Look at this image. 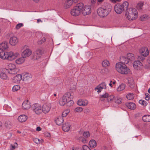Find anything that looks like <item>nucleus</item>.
<instances>
[{"instance_id": "obj_61", "label": "nucleus", "mask_w": 150, "mask_h": 150, "mask_svg": "<svg viewBox=\"0 0 150 150\" xmlns=\"http://www.w3.org/2000/svg\"><path fill=\"white\" fill-rule=\"evenodd\" d=\"M80 138L82 142H83L84 143H85L86 142V140L85 138H84L83 137H81Z\"/></svg>"}, {"instance_id": "obj_18", "label": "nucleus", "mask_w": 150, "mask_h": 150, "mask_svg": "<svg viewBox=\"0 0 150 150\" xmlns=\"http://www.w3.org/2000/svg\"><path fill=\"white\" fill-rule=\"evenodd\" d=\"M129 60L127 57L124 56H122L120 58V62L122 64H127L129 62Z\"/></svg>"}, {"instance_id": "obj_48", "label": "nucleus", "mask_w": 150, "mask_h": 150, "mask_svg": "<svg viewBox=\"0 0 150 150\" xmlns=\"http://www.w3.org/2000/svg\"><path fill=\"white\" fill-rule=\"evenodd\" d=\"M74 102L73 100L71 99L69 100L67 102V105L68 107L71 106L74 104Z\"/></svg>"}, {"instance_id": "obj_3", "label": "nucleus", "mask_w": 150, "mask_h": 150, "mask_svg": "<svg viewBox=\"0 0 150 150\" xmlns=\"http://www.w3.org/2000/svg\"><path fill=\"white\" fill-rule=\"evenodd\" d=\"M116 71L122 74H127L130 72L129 68L125 65L122 64L120 63L116 64L115 66Z\"/></svg>"}, {"instance_id": "obj_4", "label": "nucleus", "mask_w": 150, "mask_h": 150, "mask_svg": "<svg viewBox=\"0 0 150 150\" xmlns=\"http://www.w3.org/2000/svg\"><path fill=\"white\" fill-rule=\"evenodd\" d=\"M129 5L128 2L125 1L122 4H117L114 6L115 11L117 14H121L125 10H127Z\"/></svg>"}, {"instance_id": "obj_28", "label": "nucleus", "mask_w": 150, "mask_h": 150, "mask_svg": "<svg viewBox=\"0 0 150 150\" xmlns=\"http://www.w3.org/2000/svg\"><path fill=\"white\" fill-rule=\"evenodd\" d=\"M142 66V63L139 61H136L134 62L133 64V67L134 69H138V68Z\"/></svg>"}, {"instance_id": "obj_21", "label": "nucleus", "mask_w": 150, "mask_h": 150, "mask_svg": "<svg viewBox=\"0 0 150 150\" xmlns=\"http://www.w3.org/2000/svg\"><path fill=\"white\" fill-rule=\"evenodd\" d=\"M32 78V75L28 73H26L23 76V80L24 81H28L30 80Z\"/></svg>"}, {"instance_id": "obj_6", "label": "nucleus", "mask_w": 150, "mask_h": 150, "mask_svg": "<svg viewBox=\"0 0 150 150\" xmlns=\"http://www.w3.org/2000/svg\"><path fill=\"white\" fill-rule=\"evenodd\" d=\"M18 54H19L18 53H14L12 51L6 52V59L9 61H12L15 59L18 56Z\"/></svg>"}, {"instance_id": "obj_33", "label": "nucleus", "mask_w": 150, "mask_h": 150, "mask_svg": "<svg viewBox=\"0 0 150 150\" xmlns=\"http://www.w3.org/2000/svg\"><path fill=\"white\" fill-rule=\"evenodd\" d=\"M18 69L16 68V69H11V70H7V71L9 74H16L18 71Z\"/></svg>"}, {"instance_id": "obj_12", "label": "nucleus", "mask_w": 150, "mask_h": 150, "mask_svg": "<svg viewBox=\"0 0 150 150\" xmlns=\"http://www.w3.org/2000/svg\"><path fill=\"white\" fill-rule=\"evenodd\" d=\"M32 53V51L29 49H26L23 51L22 53V56L24 58L29 56Z\"/></svg>"}, {"instance_id": "obj_16", "label": "nucleus", "mask_w": 150, "mask_h": 150, "mask_svg": "<svg viewBox=\"0 0 150 150\" xmlns=\"http://www.w3.org/2000/svg\"><path fill=\"white\" fill-rule=\"evenodd\" d=\"M88 103V101L86 100L79 99L77 102V104L80 106H85Z\"/></svg>"}, {"instance_id": "obj_46", "label": "nucleus", "mask_w": 150, "mask_h": 150, "mask_svg": "<svg viewBox=\"0 0 150 150\" xmlns=\"http://www.w3.org/2000/svg\"><path fill=\"white\" fill-rule=\"evenodd\" d=\"M18 144L16 142H15L13 145L11 144L10 145V148L11 150H13L17 146Z\"/></svg>"}, {"instance_id": "obj_34", "label": "nucleus", "mask_w": 150, "mask_h": 150, "mask_svg": "<svg viewBox=\"0 0 150 150\" xmlns=\"http://www.w3.org/2000/svg\"><path fill=\"white\" fill-rule=\"evenodd\" d=\"M25 58L22 56V57L20 58L16 61V63L18 64H20L23 63L25 61Z\"/></svg>"}, {"instance_id": "obj_62", "label": "nucleus", "mask_w": 150, "mask_h": 150, "mask_svg": "<svg viewBox=\"0 0 150 150\" xmlns=\"http://www.w3.org/2000/svg\"><path fill=\"white\" fill-rule=\"evenodd\" d=\"M138 59L139 60L142 61L144 59V57H142V56H138Z\"/></svg>"}, {"instance_id": "obj_35", "label": "nucleus", "mask_w": 150, "mask_h": 150, "mask_svg": "<svg viewBox=\"0 0 150 150\" xmlns=\"http://www.w3.org/2000/svg\"><path fill=\"white\" fill-rule=\"evenodd\" d=\"M150 18L149 15L146 14L143 15L140 17V20L142 21H145L147 20Z\"/></svg>"}, {"instance_id": "obj_9", "label": "nucleus", "mask_w": 150, "mask_h": 150, "mask_svg": "<svg viewBox=\"0 0 150 150\" xmlns=\"http://www.w3.org/2000/svg\"><path fill=\"white\" fill-rule=\"evenodd\" d=\"M51 106L50 104H45L42 107V112L44 113H48L50 110Z\"/></svg>"}, {"instance_id": "obj_47", "label": "nucleus", "mask_w": 150, "mask_h": 150, "mask_svg": "<svg viewBox=\"0 0 150 150\" xmlns=\"http://www.w3.org/2000/svg\"><path fill=\"white\" fill-rule=\"evenodd\" d=\"M143 5V3L142 2L138 3L137 6V8L138 9H141Z\"/></svg>"}, {"instance_id": "obj_11", "label": "nucleus", "mask_w": 150, "mask_h": 150, "mask_svg": "<svg viewBox=\"0 0 150 150\" xmlns=\"http://www.w3.org/2000/svg\"><path fill=\"white\" fill-rule=\"evenodd\" d=\"M106 88V83L104 82H103L95 88V90H98L97 92L99 93L103 89H105Z\"/></svg>"}, {"instance_id": "obj_57", "label": "nucleus", "mask_w": 150, "mask_h": 150, "mask_svg": "<svg viewBox=\"0 0 150 150\" xmlns=\"http://www.w3.org/2000/svg\"><path fill=\"white\" fill-rule=\"evenodd\" d=\"M145 96H146L145 98V100H149L150 98L149 95L147 93H146Z\"/></svg>"}, {"instance_id": "obj_17", "label": "nucleus", "mask_w": 150, "mask_h": 150, "mask_svg": "<svg viewBox=\"0 0 150 150\" xmlns=\"http://www.w3.org/2000/svg\"><path fill=\"white\" fill-rule=\"evenodd\" d=\"M71 125L69 122H67L64 124L62 128L63 130L65 132H68L70 129Z\"/></svg>"}, {"instance_id": "obj_45", "label": "nucleus", "mask_w": 150, "mask_h": 150, "mask_svg": "<svg viewBox=\"0 0 150 150\" xmlns=\"http://www.w3.org/2000/svg\"><path fill=\"white\" fill-rule=\"evenodd\" d=\"M139 103L143 106H145L147 105V103L143 100H140L139 101Z\"/></svg>"}, {"instance_id": "obj_26", "label": "nucleus", "mask_w": 150, "mask_h": 150, "mask_svg": "<svg viewBox=\"0 0 150 150\" xmlns=\"http://www.w3.org/2000/svg\"><path fill=\"white\" fill-rule=\"evenodd\" d=\"M4 126L7 129H11L13 127L12 124L11 122L8 120L5 122Z\"/></svg>"}, {"instance_id": "obj_30", "label": "nucleus", "mask_w": 150, "mask_h": 150, "mask_svg": "<svg viewBox=\"0 0 150 150\" xmlns=\"http://www.w3.org/2000/svg\"><path fill=\"white\" fill-rule=\"evenodd\" d=\"M89 145L91 148H94L96 147L97 145L96 142L94 140H91L89 143Z\"/></svg>"}, {"instance_id": "obj_25", "label": "nucleus", "mask_w": 150, "mask_h": 150, "mask_svg": "<svg viewBox=\"0 0 150 150\" xmlns=\"http://www.w3.org/2000/svg\"><path fill=\"white\" fill-rule=\"evenodd\" d=\"M57 125H61L63 123L64 120L62 117L59 116L55 120Z\"/></svg>"}, {"instance_id": "obj_53", "label": "nucleus", "mask_w": 150, "mask_h": 150, "mask_svg": "<svg viewBox=\"0 0 150 150\" xmlns=\"http://www.w3.org/2000/svg\"><path fill=\"white\" fill-rule=\"evenodd\" d=\"M46 40V38L45 37L42 38L41 40L38 42V44H41L45 42Z\"/></svg>"}, {"instance_id": "obj_27", "label": "nucleus", "mask_w": 150, "mask_h": 150, "mask_svg": "<svg viewBox=\"0 0 150 150\" xmlns=\"http://www.w3.org/2000/svg\"><path fill=\"white\" fill-rule=\"evenodd\" d=\"M83 6L84 5L83 3H80L77 4L75 7L81 12L82 11L83 9Z\"/></svg>"}, {"instance_id": "obj_42", "label": "nucleus", "mask_w": 150, "mask_h": 150, "mask_svg": "<svg viewBox=\"0 0 150 150\" xmlns=\"http://www.w3.org/2000/svg\"><path fill=\"white\" fill-rule=\"evenodd\" d=\"M122 100V98L117 97L114 98V101L115 103L118 104H120L121 103Z\"/></svg>"}, {"instance_id": "obj_59", "label": "nucleus", "mask_w": 150, "mask_h": 150, "mask_svg": "<svg viewBox=\"0 0 150 150\" xmlns=\"http://www.w3.org/2000/svg\"><path fill=\"white\" fill-rule=\"evenodd\" d=\"M62 99L64 101V102H65L66 103H67V101L69 100L67 99V98L65 97L64 96L62 97Z\"/></svg>"}, {"instance_id": "obj_52", "label": "nucleus", "mask_w": 150, "mask_h": 150, "mask_svg": "<svg viewBox=\"0 0 150 150\" xmlns=\"http://www.w3.org/2000/svg\"><path fill=\"white\" fill-rule=\"evenodd\" d=\"M83 135L85 137H88L90 136V134L88 132H85L83 134Z\"/></svg>"}, {"instance_id": "obj_51", "label": "nucleus", "mask_w": 150, "mask_h": 150, "mask_svg": "<svg viewBox=\"0 0 150 150\" xmlns=\"http://www.w3.org/2000/svg\"><path fill=\"white\" fill-rule=\"evenodd\" d=\"M83 110V108L81 107L76 108L75 109V111L76 112H81Z\"/></svg>"}, {"instance_id": "obj_5", "label": "nucleus", "mask_w": 150, "mask_h": 150, "mask_svg": "<svg viewBox=\"0 0 150 150\" xmlns=\"http://www.w3.org/2000/svg\"><path fill=\"white\" fill-rule=\"evenodd\" d=\"M107 98L108 101L109 103H112L114 101L115 98L113 95H109L107 93H106L103 95H100V99L101 101H103L105 100L104 98Z\"/></svg>"}, {"instance_id": "obj_7", "label": "nucleus", "mask_w": 150, "mask_h": 150, "mask_svg": "<svg viewBox=\"0 0 150 150\" xmlns=\"http://www.w3.org/2000/svg\"><path fill=\"white\" fill-rule=\"evenodd\" d=\"M41 105L38 103H35L32 106L33 111L37 115L40 114L42 112Z\"/></svg>"}, {"instance_id": "obj_32", "label": "nucleus", "mask_w": 150, "mask_h": 150, "mask_svg": "<svg viewBox=\"0 0 150 150\" xmlns=\"http://www.w3.org/2000/svg\"><path fill=\"white\" fill-rule=\"evenodd\" d=\"M22 79V76L20 74L17 75L14 78V79L15 80V82L18 83Z\"/></svg>"}, {"instance_id": "obj_40", "label": "nucleus", "mask_w": 150, "mask_h": 150, "mask_svg": "<svg viewBox=\"0 0 150 150\" xmlns=\"http://www.w3.org/2000/svg\"><path fill=\"white\" fill-rule=\"evenodd\" d=\"M110 64L109 62L106 60H104L102 63V66L103 67H106L109 66Z\"/></svg>"}, {"instance_id": "obj_56", "label": "nucleus", "mask_w": 150, "mask_h": 150, "mask_svg": "<svg viewBox=\"0 0 150 150\" xmlns=\"http://www.w3.org/2000/svg\"><path fill=\"white\" fill-rule=\"evenodd\" d=\"M59 104L60 105L62 106L64 105L66 103L61 99L59 101Z\"/></svg>"}, {"instance_id": "obj_44", "label": "nucleus", "mask_w": 150, "mask_h": 150, "mask_svg": "<svg viewBox=\"0 0 150 150\" xmlns=\"http://www.w3.org/2000/svg\"><path fill=\"white\" fill-rule=\"evenodd\" d=\"M126 97L129 100H132L134 98V95L132 93H129L126 96Z\"/></svg>"}, {"instance_id": "obj_15", "label": "nucleus", "mask_w": 150, "mask_h": 150, "mask_svg": "<svg viewBox=\"0 0 150 150\" xmlns=\"http://www.w3.org/2000/svg\"><path fill=\"white\" fill-rule=\"evenodd\" d=\"M18 42V38L16 37H11L9 40L10 44L12 45H15Z\"/></svg>"}, {"instance_id": "obj_63", "label": "nucleus", "mask_w": 150, "mask_h": 150, "mask_svg": "<svg viewBox=\"0 0 150 150\" xmlns=\"http://www.w3.org/2000/svg\"><path fill=\"white\" fill-rule=\"evenodd\" d=\"M45 135L46 137H50L51 136L50 133L48 132H45Z\"/></svg>"}, {"instance_id": "obj_37", "label": "nucleus", "mask_w": 150, "mask_h": 150, "mask_svg": "<svg viewBox=\"0 0 150 150\" xmlns=\"http://www.w3.org/2000/svg\"><path fill=\"white\" fill-rule=\"evenodd\" d=\"M8 68V69H6V70L7 71V70H11L13 69L16 68V65L10 63L7 65Z\"/></svg>"}, {"instance_id": "obj_39", "label": "nucleus", "mask_w": 150, "mask_h": 150, "mask_svg": "<svg viewBox=\"0 0 150 150\" xmlns=\"http://www.w3.org/2000/svg\"><path fill=\"white\" fill-rule=\"evenodd\" d=\"M125 84L122 83L118 86L117 89V90L118 91H121L125 88Z\"/></svg>"}, {"instance_id": "obj_54", "label": "nucleus", "mask_w": 150, "mask_h": 150, "mask_svg": "<svg viewBox=\"0 0 150 150\" xmlns=\"http://www.w3.org/2000/svg\"><path fill=\"white\" fill-rule=\"evenodd\" d=\"M33 141L35 143L38 144H40L41 143V141L37 138L34 139L33 140Z\"/></svg>"}, {"instance_id": "obj_49", "label": "nucleus", "mask_w": 150, "mask_h": 150, "mask_svg": "<svg viewBox=\"0 0 150 150\" xmlns=\"http://www.w3.org/2000/svg\"><path fill=\"white\" fill-rule=\"evenodd\" d=\"M69 111L68 110H66L64 111L62 114V117H65L69 112Z\"/></svg>"}, {"instance_id": "obj_2", "label": "nucleus", "mask_w": 150, "mask_h": 150, "mask_svg": "<svg viewBox=\"0 0 150 150\" xmlns=\"http://www.w3.org/2000/svg\"><path fill=\"white\" fill-rule=\"evenodd\" d=\"M125 16L129 20H133L136 19L138 16V12L134 8H127Z\"/></svg>"}, {"instance_id": "obj_55", "label": "nucleus", "mask_w": 150, "mask_h": 150, "mask_svg": "<svg viewBox=\"0 0 150 150\" xmlns=\"http://www.w3.org/2000/svg\"><path fill=\"white\" fill-rule=\"evenodd\" d=\"M108 71V69H101L100 71V73L102 74H104L106 73Z\"/></svg>"}, {"instance_id": "obj_20", "label": "nucleus", "mask_w": 150, "mask_h": 150, "mask_svg": "<svg viewBox=\"0 0 150 150\" xmlns=\"http://www.w3.org/2000/svg\"><path fill=\"white\" fill-rule=\"evenodd\" d=\"M81 12L75 7L72 9L71 11V15L73 16H76L79 15Z\"/></svg>"}, {"instance_id": "obj_24", "label": "nucleus", "mask_w": 150, "mask_h": 150, "mask_svg": "<svg viewBox=\"0 0 150 150\" xmlns=\"http://www.w3.org/2000/svg\"><path fill=\"white\" fill-rule=\"evenodd\" d=\"M126 105L129 109L131 110H134L136 108V105L133 103H127Z\"/></svg>"}, {"instance_id": "obj_14", "label": "nucleus", "mask_w": 150, "mask_h": 150, "mask_svg": "<svg viewBox=\"0 0 150 150\" xmlns=\"http://www.w3.org/2000/svg\"><path fill=\"white\" fill-rule=\"evenodd\" d=\"M31 106L30 103L28 100L24 101L22 104V107L24 109H28L30 108Z\"/></svg>"}, {"instance_id": "obj_8", "label": "nucleus", "mask_w": 150, "mask_h": 150, "mask_svg": "<svg viewBox=\"0 0 150 150\" xmlns=\"http://www.w3.org/2000/svg\"><path fill=\"white\" fill-rule=\"evenodd\" d=\"M91 12V7L90 5H86L83 7L82 13L84 16L89 14Z\"/></svg>"}, {"instance_id": "obj_13", "label": "nucleus", "mask_w": 150, "mask_h": 150, "mask_svg": "<svg viewBox=\"0 0 150 150\" xmlns=\"http://www.w3.org/2000/svg\"><path fill=\"white\" fill-rule=\"evenodd\" d=\"M139 52L144 57L147 56L149 54V51L147 48L145 47L141 48Z\"/></svg>"}, {"instance_id": "obj_23", "label": "nucleus", "mask_w": 150, "mask_h": 150, "mask_svg": "<svg viewBox=\"0 0 150 150\" xmlns=\"http://www.w3.org/2000/svg\"><path fill=\"white\" fill-rule=\"evenodd\" d=\"M27 119V116L24 115H21L18 117V121L21 122H25Z\"/></svg>"}, {"instance_id": "obj_29", "label": "nucleus", "mask_w": 150, "mask_h": 150, "mask_svg": "<svg viewBox=\"0 0 150 150\" xmlns=\"http://www.w3.org/2000/svg\"><path fill=\"white\" fill-rule=\"evenodd\" d=\"M64 96L69 100L72 99L74 98L73 95L70 92H67L64 94Z\"/></svg>"}, {"instance_id": "obj_36", "label": "nucleus", "mask_w": 150, "mask_h": 150, "mask_svg": "<svg viewBox=\"0 0 150 150\" xmlns=\"http://www.w3.org/2000/svg\"><path fill=\"white\" fill-rule=\"evenodd\" d=\"M127 57L129 61H133L135 59L134 55L133 54L129 53L127 54Z\"/></svg>"}, {"instance_id": "obj_41", "label": "nucleus", "mask_w": 150, "mask_h": 150, "mask_svg": "<svg viewBox=\"0 0 150 150\" xmlns=\"http://www.w3.org/2000/svg\"><path fill=\"white\" fill-rule=\"evenodd\" d=\"M6 52L3 51L0 52V58L3 59H6Z\"/></svg>"}, {"instance_id": "obj_43", "label": "nucleus", "mask_w": 150, "mask_h": 150, "mask_svg": "<svg viewBox=\"0 0 150 150\" xmlns=\"http://www.w3.org/2000/svg\"><path fill=\"white\" fill-rule=\"evenodd\" d=\"M20 88V87L19 85H16L14 86L12 88V91L13 92H16Z\"/></svg>"}, {"instance_id": "obj_38", "label": "nucleus", "mask_w": 150, "mask_h": 150, "mask_svg": "<svg viewBox=\"0 0 150 150\" xmlns=\"http://www.w3.org/2000/svg\"><path fill=\"white\" fill-rule=\"evenodd\" d=\"M0 77L4 80H7L8 79V76L7 75L3 72H1L0 74Z\"/></svg>"}, {"instance_id": "obj_10", "label": "nucleus", "mask_w": 150, "mask_h": 150, "mask_svg": "<svg viewBox=\"0 0 150 150\" xmlns=\"http://www.w3.org/2000/svg\"><path fill=\"white\" fill-rule=\"evenodd\" d=\"M42 53L43 52L40 49L37 50L33 54V59L34 60L39 59L41 57Z\"/></svg>"}, {"instance_id": "obj_58", "label": "nucleus", "mask_w": 150, "mask_h": 150, "mask_svg": "<svg viewBox=\"0 0 150 150\" xmlns=\"http://www.w3.org/2000/svg\"><path fill=\"white\" fill-rule=\"evenodd\" d=\"M83 150H90L89 147L86 145H83Z\"/></svg>"}, {"instance_id": "obj_50", "label": "nucleus", "mask_w": 150, "mask_h": 150, "mask_svg": "<svg viewBox=\"0 0 150 150\" xmlns=\"http://www.w3.org/2000/svg\"><path fill=\"white\" fill-rule=\"evenodd\" d=\"M23 26V24L22 23H18L16 25L15 28L16 29L18 30Z\"/></svg>"}, {"instance_id": "obj_60", "label": "nucleus", "mask_w": 150, "mask_h": 150, "mask_svg": "<svg viewBox=\"0 0 150 150\" xmlns=\"http://www.w3.org/2000/svg\"><path fill=\"white\" fill-rule=\"evenodd\" d=\"M62 99L64 101V102H65L66 103H67V101L69 100L67 99V98L65 97L64 96L62 97Z\"/></svg>"}, {"instance_id": "obj_31", "label": "nucleus", "mask_w": 150, "mask_h": 150, "mask_svg": "<svg viewBox=\"0 0 150 150\" xmlns=\"http://www.w3.org/2000/svg\"><path fill=\"white\" fill-rule=\"evenodd\" d=\"M142 119L144 121L146 122H150V115H144L142 117Z\"/></svg>"}, {"instance_id": "obj_64", "label": "nucleus", "mask_w": 150, "mask_h": 150, "mask_svg": "<svg viewBox=\"0 0 150 150\" xmlns=\"http://www.w3.org/2000/svg\"><path fill=\"white\" fill-rule=\"evenodd\" d=\"M36 130L37 131H39L41 130V128L40 127H38L36 128Z\"/></svg>"}, {"instance_id": "obj_1", "label": "nucleus", "mask_w": 150, "mask_h": 150, "mask_svg": "<svg viewBox=\"0 0 150 150\" xmlns=\"http://www.w3.org/2000/svg\"><path fill=\"white\" fill-rule=\"evenodd\" d=\"M112 7L109 3L106 4L103 7L99 8L97 10V13L101 17L106 16L111 11Z\"/></svg>"}, {"instance_id": "obj_19", "label": "nucleus", "mask_w": 150, "mask_h": 150, "mask_svg": "<svg viewBox=\"0 0 150 150\" xmlns=\"http://www.w3.org/2000/svg\"><path fill=\"white\" fill-rule=\"evenodd\" d=\"M8 48V43L6 41H4L0 44V49L4 50Z\"/></svg>"}, {"instance_id": "obj_22", "label": "nucleus", "mask_w": 150, "mask_h": 150, "mask_svg": "<svg viewBox=\"0 0 150 150\" xmlns=\"http://www.w3.org/2000/svg\"><path fill=\"white\" fill-rule=\"evenodd\" d=\"M73 2L72 0H67L64 4V7L65 9L69 8L72 4Z\"/></svg>"}]
</instances>
